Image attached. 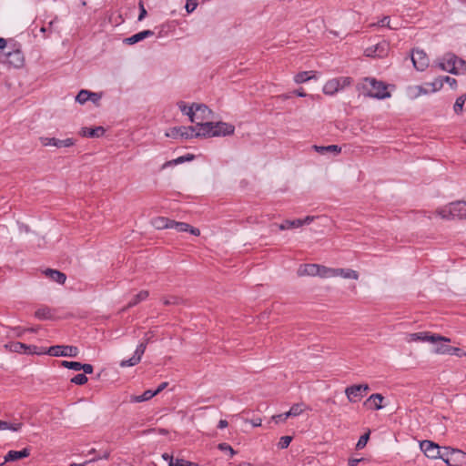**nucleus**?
Listing matches in <instances>:
<instances>
[{"mask_svg": "<svg viewBox=\"0 0 466 466\" xmlns=\"http://www.w3.org/2000/svg\"><path fill=\"white\" fill-rule=\"evenodd\" d=\"M435 64L441 70L453 75L466 74V61L453 53H446Z\"/></svg>", "mask_w": 466, "mask_h": 466, "instance_id": "obj_1", "label": "nucleus"}, {"mask_svg": "<svg viewBox=\"0 0 466 466\" xmlns=\"http://www.w3.org/2000/svg\"><path fill=\"white\" fill-rule=\"evenodd\" d=\"M364 96L384 99L390 96L388 86L382 82L372 77H365L360 86Z\"/></svg>", "mask_w": 466, "mask_h": 466, "instance_id": "obj_2", "label": "nucleus"}, {"mask_svg": "<svg viewBox=\"0 0 466 466\" xmlns=\"http://www.w3.org/2000/svg\"><path fill=\"white\" fill-rule=\"evenodd\" d=\"M154 336L155 332L152 330L146 332L143 338V341L137 345L134 355L128 360H122L120 362V366L125 368L133 367L138 364L141 361L142 356L145 353L147 344L152 341Z\"/></svg>", "mask_w": 466, "mask_h": 466, "instance_id": "obj_3", "label": "nucleus"}, {"mask_svg": "<svg viewBox=\"0 0 466 466\" xmlns=\"http://www.w3.org/2000/svg\"><path fill=\"white\" fill-rule=\"evenodd\" d=\"M408 341H422V342H450L451 339L447 337L441 336L439 334H431L430 332H418V333H410L408 336Z\"/></svg>", "mask_w": 466, "mask_h": 466, "instance_id": "obj_4", "label": "nucleus"}, {"mask_svg": "<svg viewBox=\"0 0 466 466\" xmlns=\"http://www.w3.org/2000/svg\"><path fill=\"white\" fill-rule=\"evenodd\" d=\"M79 350L76 346L70 345H56L46 350V354L54 357H71L75 358L78 355Z\"/></svg>", "mask_w": 466, "mask_h": 466, "instance_id": "obj_5", "label": "nucleus"}, {"mask_svg": "<svg viewBox=\"0 0 466 466\" xmlns=\"http://www.w3.org/2000/svg\"><path fill=\"white\" fill-rule=\"evenodd\" d=\"M196 131V127L193 126L189 127H174L166 132V136L171 138L184 137V138H192L194 137V132Z\"/></svg>", "mask_w": 466, "mask_h": 466, "instance_id": "obj_6", "label": "nucleus"}, {"mask_svg": "<svg viewBox=\"0 0 466 466\" xmlns=\"http://www.w3.org/2000/svg\"><path fill=\"white\" fill-rule=\"evenodd\" d=\"M411 61L413 66L418 71H424L429 66V58L427 54L420 49H413L411 53Z\"/></svg>", "mask_w": 466, "mask_h": 466, "instance_id": "obj_7", "label": "nucleus"}, {"mask_svg": "<svg viewBox=\"0 0 466 466\" xmlns=\"http://www.w3.org/2000/svg\"><path fill=\"white\" fill-rule=\"evenodd\" d=\"M196 131L194 132V137H213V127L214 122L207 121V122H195Z\"/></svg>", "mask_w": 466, "mask_h": 466, "instance_id": "obj_8", "label": "nucleus"}, {"mask_svg": "<svg viewBox=\"0 0 466 466\" xmlns=\"http://www.w3.org/2000/svg\"><path fill=\"white\" fill-rule=\"evenodd\" d=\"M420 450L430 459H438L441 455V447L431 441H422L420 443Z\"/></svg>", "mask_w": 466, "mask_h": 466, "instance_id": "obj_9", "label": "nucleus"}, {"mask_svg": "<svg viewBox=\"0 0 466 466\" xmlns=\"http://www.w3.org/2000/svg\"><path fill=\"white\" fill-rule=\"evenodd\" d=\"M5 63L14 67L19 68L23 66L25 58L21 50L15 49L5 54Z\"/></svg>", "mask_w": 466, "mask_h": 466, "instance_id": "obj_10", "label": "nucleus"}, {"mask_svg": "<svg viewBox=\"0 0 466 466\" xmlns=\"http://www.w3.org/2000/svg\"><path fill=\"white\" fill-rule=\"evenodd\" d=\"M40 141L43 146H54L56 147H68L75 144V141L73 138H66V139H58L55 137H40Z\"/></svg>", "mask_w": 466, "mask_h": 466, "instance_id": "obj_11", "label": "nucleus"}, {"mask_svg": "<svg viewBox=\"0 0 466 466\" xmlns=\"http://www.w3.org/2000/svg\"><path fill=\"white\" fill-rule=\"evenodd\" d=\"M235 131V127L231 124L225 122H214L213 135L215 137H226L232 135Z\"/></svg>", "mask_w": 466, "mask_h": 466, "instance_id": "obj_12", "label": "nucleus"}, {"mask_svg": "<svg viewBox=\"0 0 466 466\" xmlns=\"http://www.w3.org/2000/svg\"><path fill=\"white\" fill-rule=\"evenodd\" d=\"M30 455V449L25 448L22 451H9L4 458V461L0 462V466L9 461H18Z\"/></svg>", "mask_w": 466, "mask_h": 466, "instance_id": "obj_13", "label": "nucleus"}, {"mask_svg": "<svg viewBox=\"0 0 466 466\" xmlns=\"http://www.w3.org/2000/svg\"><path fill=\"white\" fill-rule=\"evenodd\" d=\"M196 122L208 120L212 116V110L205 104L195 103Z\"/></svg>", "mask_w": 466, "mask_h": 466, "instance_id": "obj_14", "label": "nucleus"}, {"mask_svg": "<svg viewBox=\"0 0 466 466\" xmlns=\"http://www.w3.org/2000/svg\"><path fill=\"white\" fill-rule=\"evenodd\" d=\"M170 228H174L177 232H189L194 236L200 235V230L198 228H194L186 222H177V221L172 220Z\"/></svg>", "mask_w": 466, "mask_h": 466, "instance_id": "obj_15", "label": "nucleus"}, {"mask_svg": "<svg viewBox=\"0 0 466 466\" xmlns=\"http://www.w3.org/2000/svg\"><path fill=\"white\" fill-rule=\"evenodd\" d=\"M319 273V264H304L300 265L298 268L297 274L299 277L304 276H318Z\"/></svg>", "mask_w": 466, "mask_h": 466, "instance_id": "obj_16", "label": "nucleus"}, {"mask_svg": "<svg viewBox=\"0 0 466 466\" xmlns=\"http://www.w3.org/2000/svg\"><path fill=\"white\" fill-rule=\"evenodd\" d=\"M384 400V397L380 393L371 394L364 402V405L369 406L370 410H380L383 408L381 404Z\"/></svg>", "mask_w": 466, "mask_h": 466, "instance_id": "obj_17", "label": "nucleus"}, {"mask_svg": "<svg viewBox=\"0 0 466 466\" xmlns=\"http://www.w3.org/2000/svg\"><path fill=\"white\" fill-rule=\"evenodd\" d=\"M345 394L350 402H357L361 400L363 394L360 391V388L358 385H351L347 387Z\"/></svg>", "mask_w": 466, "mask_h": 466, "instance_id": "obj_18", "label": "nucleus"}, {"mask_svg": "<svg viewBox=\"0 0 466 466\" xmlns=\"http://www.w3.org/2000/svg\"><path fill=\"white\" fill-rule=\"evenodd\" d=\"M152 35H154V32L152 30H144L126 38L124 42L127 45H134Z\"/></svg>", "mask_w": 466, "mask_h": 466, "instance_id": "obj_19", "label": "nucleus"}, {"mask_svg": "<svg viewBox=\"0 0 466 466\" xmlns=\"http://www.w3.org/2000/svg\"><path fill=\"white\" fill-rule=\"evenodd\" d=\"M449 466H466V453L461 450L455 449L450 459Z\"/></svg>", "mask_w": 466, "mask_h": 466, "instance_id": "obj_20", "label": "nucleus"}, {"mask_svg": "<svg viewBox=\"0 0 466 466\" xmlns=\"http://www.w3.org/2000/svg\"><path fill=\"white\" fill-rule=\"evenodd\" d=\"M105 134L103 127H96L94 128L83 127L80 131L82 137H100Z\"/></svg>", "mask_w": 466, "mask_h": 466, "instance_id": "obj_21", "label": "nucleus"}, {"mask_svg": "<svg viewBox=\"0 0 466 466\" xmlns=\"http://www.w3.org/2000/svg\"><path fill=\"white\" fill-rule=\"evenodd\" d=\"M313 148L316 152H318L321 155H325V154L338 155L341 151V148L337 145L313 146Z\"/></svg>", "mask_w": 466, "mask_h": 466, "instance_id": "obj_22", "label": "nucleus"}, {"mask_svg": "<svg viewBox=\"0 0 466 466\" xmlns=\"http://www.w3.org/2000/svg\"><path fill=\"white\" fill-rule=\"evenodd\" d=\"M177 106L183 114L188 116L191 123L196 122L195 103H193L190 106H187L185 102L179 101L177 103Z\"/></svg>", "mask_w": 466, "mask_h": 466, "instance_id": "obj_23", "label": "nucleus"}, {"mask_svg": "<svg viewBox=\"0 0 466 466\" xmlns=\"http://www.w3.org/2000/svg\"><path fill=\"white\" fill-rule=\"evenodd\" d=\"M451 213L453 216H458L460 218H466V202L458 201L451 204Z\"/></svg>", "mask_w": 466, "mask_h": 466, "instance_id": "obj_24", "label": "nucleus"}, {"mask_svg": "<svg viewBox=\"0 0 466 466\" xmlns=\"http://www.w3.org/2000/svg\"><path fill=\"white\" fill-rule=\"evenodd\" d=\"M45 274L49 279L59 284H64L66 279V276L63 272L58 271L56 269L48 268L45 271Z\"/></svg>", "mask_w": 466, "mask_h": 466, "instance_id": "obj_25", "label": "nucleus"}, {"mask_svg": "<svg viewBox=\"0 0 466 466\" xmlns=\"http://www.w3.org/2000/svg\"><path fill=\"white\" fill-rule=\"evenodd\" d=\"M335 277H341L343 279H358L359 274L357 271L350 268H335Z\"/></svg>", "mask_w": 466, "mask_h": 466, "instance_id": "obj_26", "label": "nucleus"}, {"mask_svg": "<svg viewBox=\"0 0 466 466\" xmlns=\"http://www.w3.org/2000/svg\"><path fill=\"white\" fill-rule=\"evenodd\" d=\"M339 89V82L335 78L329 80L323 86V92L326 95L332 96L337 93Z\"/></svg>", "mask_w": 466, "mask_h": 466, "instance_id": "obj_27", "label": "nucleus"}, {"mask_svg": "<svg viewBox=\"0 0 466 466\" xmlns=\"http://www.w3.org/2000/svg\"><path fill=\"white\" fill-rule=\"evenodd\" d=\"M172 219L164 218V217H158L152 220V225L157 229H165V228H171Z\"/></svg>", "mask_w": 466, "mask_h": 466, "instance_id": "obj_28", "label": "nucleus"}, {"mask_svg": "<svg viewBox=\"0 0 466 466\" xmlns=\"http://www.w3.org/2000/svg\"><path fill=\"white\" fill-rule=\"evenodd\" d=\"M306 409V405L304 403H296L293 404L290 410L285 412V417H297L300 415Z\"/></svg>", "mask_w": 466, "mask_h": 466, "instance_id": "obj_29", "label": "nucleus"}, {"mask_svg": "<svg viewBox=\"0 0 466 466\" xmlns=\"http://www.w3.org/2000/svg\"><path fill=\"white\" fill-rule=\"evenodd\" d=\"M149 292L147 290H141L128 302L126 309L131 308L138 304L139 302L147 299Z\"/></svg>", "mask_w": 466, "mask_h": 466, "instance_id": "obj_30", "label": "nucleus"}, {"mask_svg": "<svg viewBox=\"0 0 466 466\" xmlns=\"http://www.w3.org/2000/svg\"><path fill=\"white\" fill-rule=\"evenodd\" d=\"M5 347L9 349L10 351L18 353L27 352V349H30L26 344L22 342H12L10 344H5Z\"/></svg>", "mask_w": 466, "mask_h": 466, "instance_id": "obj_31", "label": "nucleus"}, {"mask_svg": "<svg viewBox=\"0 0 466 466\" xmlns=\"http://www.w3.org/2000/svg\"><path fill=\"white\" fill-rule=\"evenodd\" d=\"M22 426L23 423L21 422L10 423L0 420V431L10 430L12 431H18L22 429Z\"/></svg>", "mask_w": 466, "mask_h": 466, "instance_id": "obj_32", "label": "nucleus"}, {"mask_svg": "<svg viewBox=\"0 0 466 466\" xmlns=\"http://www.w3.org/2000/svg\"><path fill=\"white\" fill-rule=\"evenodd\" d=\"M90 96H95V93L86 90V89H82L76 95V101L78 102L79 104L83 105L87 100H89Z\"/></svg>", "mask_w": 466, "mask_h": 466, "instance_id": "obj_33", "label": "nucleus"}, {"mask_svg": "<svg viewBox=\"0 0 466 466\" xmlns=\"http://www.w3.org/2000/svg\"><path fill=\"white\" fill-rule=\"evenodd\" d=\"M335 272H336L335 268L319 265L318 276L320 278H324V279L335 278Z\"/></svg>", "mask_w": 466, "mask_h": 466, "instance_id": "obj_34", "label": "nucleus"}, {"mask_svg": "<svg viewBox=\"0 0 466 466\" xmlns=\"http://www.w3.org/2000/svg\"><path fill=\"white\" fill-rule=\"evenodd\" d=\"M455 449H451L450 447H441L440 457L438 459H441L446 464L450 465V459L452 456Z\"/></svg>", "mask_w": 466, "mask_h": 466, "instance_id": "obj_35", "label": "nucleus"}, {"mask_svg": "<svg viewBox=\"0 0 466 466\" xmlns=\"http://www.w3.org/2000/svg\"><path fill=\"white\" fill-rule=\"evenodd\" d=\"M301 227L300 218L294 219V220H285L283 223L279 225V228L280 230H286L289 228H295Z\"/></svg>", "mask_w": 466, "mask_h": 466, "instance_id": "obj_36", "label": "nucleus"}, {"mask_svg": "<svg viewBox=\"0 0 466 466\" xmlns=\"http://www.w3.org/2000/svg\"><path fill=\"white\" fill-rule=\"evenodd\" d=\"M156 395L155 390L152 391L150 390H146L142 395L138 396H132L131 401L132 402H142L150 400Z\"/></svg>", "mask_w": 466, "mask_h": 466, "instance_id": "obj_37", "label": "nucleus"}, {"mask_svg": "<svg viewBox=\"0 0 466 466\" xmlns=\"http://www.w3.org/2000/svg\"><path fill=\"white\" fill-rule=\"evenodd\" d=\"M195 158V156L192 155V154H187L185 156H181V157H178L177 158L172 160V161H168L167 162L164 166H170V165H177V164H182L186 161H191Z\"/></svg>", "mask_w": 466, "mask_h": 466, "instance_id": "obj_38", "label": "nucleus"}, {"mask_svg": "<svg viewBox=\"0 0 466 466\" xmlns=\"http://www.w3.org/2000/svg\"><path fill=\"white\" fill-rule=\"evenodd\" d=\"M35 315L37 319H47L52 317L51 309L47 307L38 309Z\"/></svg>", "mask_w": 466, "mask_h": 466, "instance_id": "obj_39", "label": "nucleus"}, {"mask_svg": "<svg viewBox=\"0 0 466 466\" xmlns=\"http://www.w3.org/2000/svg\"><path fill=\"white\" fill-rule=\"evenodd\" d=\"M465 100H466V94L461 95V96H459L456 99L455 104L453 106V109L456 114H461L462 112Z\"/></svg>", "mask_w": 466, "mask_h": 466, "instance_id": "obj_40", "label": "nucleus"}, {"mask_svg": "<svg viewBox=\"0 0 466 466\" xmlns=\"http://www.w3.org/2000/svg\"><path fill=\"white\" fill-rule=\"evenodd\" d=\"M310 73L311 72L309 71L299 72L295 76L294 81L297 84L305 83L311 78V76H309Z\"/></svg>", "mask_w": 466, "mask_h": 466, "instance_id": "obj_41", "label": "nucleus"}, {"mask_svg": "<svg viewBox=\"0 0 466 466\" xmlns=\"http://www.w3.org/2000/svg\"><path fill=\"white\" fill-rule=\"evenodd\" d=\"M426 86L431 87V92H436L443 86L442 78H436L433 82L427 83Z\"/></svg>", "mask_w": 466, "mask_h": 466, "instance_id": "obj_42", "label": "nucleus"}, {"mask_svg": "<svg viewBox=\"0 0 466 466\" xmlns=\"http://www.w3.org/2000/svg\"><path fill=\"white\" fill-rule=\"evenodd\" d=\"M450 349H451V346L447 345V344H440V345H437L434 350H433V352L435 354H447L449 355V352H450Z\"/></svg>", "mask_w": 466, "mask_h": 466, "instance_id": "obj_43", "label": "nucleus"}, {"mask_svg": "<svg viewBox=\"0 0 466 466\" xmlns=\"http://www.w3.org/2000/svg\"><path fill=\"white\" fill-rule=\"evenodd\" d=\"M71 382L76 385H84L87 382V377L85 374H76L71 379Z\"/></svg>", "mask_w": 466, "mask_h": 466, "instance_id": "obj_44", "label": "nucleus"}, {"mask_svg": "<svg viewBox=\"0 0 466 466\" xmlns=\"http://www.w3.org/2000/svg\"><path fill=\"white\" fill-rule=\"evenodd\" d=\"M79 364H80V362H77V361L63 360L61 362L62 367L69 369V370H76V371L79 370Z\"/></svg>", "mask_w": 466, "mask_h": 466, "instance_id": "obj_45", "label": "nucleus"}, {"mask_svg": "<svg viewBox=\"0 0 466 466\" xmlns=\"http://www.w3.org/2000/svg\"><path fill=\"white\" fill-rule=\"evenodd\" d=\"M292 441V437L290 436H282L280 439H279V441L278 443V447L279 449H286L289 447V445L290 444Z\"/></svg>", "mask_w": 466, "mask_h": 466, "instance_id": "obj_46", "label": "nucleus"}, {"mask_svg": "<svg viewBox=\"0 0 466 466\" xmlns=\"http://www.w3.org/2000/svg\"><path fill=\"white\" fill-rule=\"evenodd\" d=\"M180 301H181V299L176 296H170V297L163 299V303L166 306L177 305L180 303Z\"/></svg>", "mask_w": 466, "mask_h": 466, "instance_id": "obj_47", "label": "nucleus"}, {"mask_svg": "<svg viewBox=\"0 0 466 466\" xmlns=\"http://www.w3.org/2000/svg\"><path fill=\"white\" fill-rule=\"evenodd\" d=\"M338 82H339V89H343L345 86H348L351 84L352 80L348 76H341L335 78Z\"/></svg>", "mask_w": 466, "mask_h": 466, "instance_id": "obj_48", "label": "nucleus"}, {"mask_svg": "<svg viewBox=\"0 0 466 466\" xmlns=\"http://www.w3.org/2000/svg\"><path fill=\"white\" fill-rule=\"evenodd\" d=\"M369 438H370V432L360 436V440L357 442L356 448L357 449L364 448L369 441Z\"/></svg>", "mask_w": 466, "mask_h": 466, "instance_id": "obj_49", "label": "nucleus"}, {"mask_svg": "<svg viewBox=\"0 0 466 466\" xmlns=\"http://www.w3.org/2000/svg\"><path fill=\"white\" fill-rule=\"evenodd\" d=\"M449 355H455L457 357L461 358L466 357V352L460 348L451 346Z\"/></svg>", "mask_w": 466, "mask_h": 466, "instance_id": "obj_50", "label": "nucleus"}, {"mask_svg": "<svg viewBox=\"0 0 466 466\" xmlns=\"http://www.w3.org/2000/svg\"><path fill=\"white\" fill-rule=\"evenodd\" d=\"M27 347H29L30 349H27V352H25V354H46V350L43 349L38 350L37 347L34 345H27Z\"/></svg>", "mask_w": 466, "mask_h": 466, "instance_id": "obj_51", "label": "nucleus"}, {"mask_svg": "<svg viewBox=\"0 0 466 466\" xmlns=\"http://www.w3.org/2000/svg\"><path fill=\"white\" fill-rule=\"evenodd\" d=\"M168 466H192L191 461L183 460V459H177L175 461L169 462Z\"/></svg>", "mask_w": 466, "mask_h": 466, "instance_id": "obj_52", "label": "nucleus"}, {"mask_svg": "<svg viewBox=\"0 0 466 466\" xmlns=\"http://www.w3.org/2000/svg\"><path fill=\"white\" fill-rule=\"evenodd\" d=\"M198 6L196 0H187L186 4V10L187 13H192Z\"/></svg>", "mask_w": 466, "mask_h": 466, "instance_id": "obj_53", "label": "nucleus"}, {"mask_svg": "<svg viewBox=\"0 0 466 466\" xmlns=\"http://www.w3.org/2000/svg\"><path fill=\"white\" fill-rule=\"evenodd\" d=\"M81 370L84 371L83 374H85V375L86 374H91V373H93V370H94L93 366L91 364H82V363H80L79 364V370Z\"/></svg>", "mask_w": 466, "mask_h": 466, "instance_id": "obj_54", "label": "nucleus"}, {"mask_svg": "<svg viewBox=\"0 0 466 466\" xmlns=\"http://www.w3.org/2000/svg\"><path fill=\"white\" fill-rule=\"evenodd\" d=\"M138 6H139V15H138V21H142L146 15H147V10L145 9V6H144V4H143V1L140 0L139 3H138Z\"/></svg>", "mask_w": 466, "mask_h": 466, "instance_id": "obj_55", "label": "nucleus"}, {"mask_svg": "<svg viewBox=\"0 0 466 466\" xmlns=\"http://www.w3.org/2000/svg\"><path fill=\"white\" fill-rule=\"evenodd\" d=\"M441 78H442V83L446 82L447 84H449V85H450V86H451V88H456V86H457V81H456V79H455V78H452V77L448 76H443V77H441Z\"/></svg>", "mask_w": 466, "mask_h": 466, "instance_id": "obj_56", "label": "nucleus"}, {"mask_svg": "<svg viewBox=\"0 0 466 466\" xmlns=\"http://www.w3.org/2000/svg\"><path fill=\"white\" fill-rule=\"evenodd\" d=\"M218 448L220 450V451H228L230 452V455L233 456L236 451L233 450V448L228 445V443H219Z\"/></svg>", "mask_w": 466, "mask_h": 466, "instance_id": "obj_57", "label": "nucleus"}, {"mask_svg": "<svg viewBox=\"0 0 466 466\" xmlns=\"http://www.w3.org/2000/svg\"><path fill=\"white\" fill-rule=\"evenodd\" d=\"M289 417H285V413L273 415L271 417V420H274L276 423H279L280 421H285Z\"/></svg>", "mask_w": 466, "mask_h": 466, "instance_id": "obj_58", "label": "nucleus"}, {"mask_svg": "<svg viewBox=\"0 0 466 466\" xmlns=\"http://www.w3.org/2000/svg\"><path fill=\"white\" fill-rule=\"evenodd\" d=\"M390 17L389 16H384L381 20H380L378 22V25L380 26H388L389 28H392L390 25Z\"/></svg>", "mask_w": 466, "mask_h": 466, "instance_id": "obj_59", "label": "nucleus"}, {"mask_svg": "<svg viewBox=\"0 0 466 466\" xmlns=\"http://www.w3.org/2000/svg\"><path fill=\"white\" fill-rule=\"evenodd\" d=\"M315 219V217L314 216H307L305 218L301 219L300 218V222H301V227L303 225H309L310 224L313 220Z\"/></svg>", "mask_w": 466, "mask_h": 466, "instance_id": "obj_60", "label": "nucleus"}, {"mask_svg": "<svg viewBox=\"0 0 466 466\" xmlns=\"http://www.w3.org/2000/svg\"><path fill=\"white\" fill-rule=\"evenodd\" d=\"M97 461V459H96V458H92V459H90V460H88V461H84V462H82V463H76V462H72V463L70 464V466H85V465H86L87 463L94 462V461Z\"/></svg>", "mask_w": 466, "mask_h": 466, "instance_id": "obj_61", "label": "nucleus"}, {"mask_svg": "<svg viewBox=\"0 0 466 466\" xmlns=\"http://www.w3.org/2000/svg\"><path fill=\"white\" fill-rule=\"evenodd\" d=\"M101 99V94L95 93V96H90L89 100H91L94 104H98Z\"/></svg>", "mask_w": 466, "mask_h": 466, "instance_id": "obj_62", "label": "nucleus"}, {"mask_svg": "<svg viewBox=\"0 0 466 466\" xmlns=\"http://www.w3.org/2000/svg\"><path fill=\"white\" fill-rule=\"evenodd\" d=\"M167 385H168V383H167V382H162V383L157 387V389L155 390L156 395H157V393H159L160 391H162L164 389H166Z\"/></svg>", "mask_w": 466, "mask_h": 466, "instance_id": "obj_63", "label": "nucleus"}, {"mask_svg": "<svg viewBox=\"0 0 466 466\" xmlns=\"http://www.w3.org/2000/svg\"><path fill=\"white\" fill-rule=\"evenodd\" d=\"M362 459H350L349 460V466H357L358 463L361 461Z\"/></svg>", "mask_w": 466, "mask_h": 466, "instance_id": "obj_64", "label": "nucleus"}]
</instances>
